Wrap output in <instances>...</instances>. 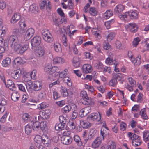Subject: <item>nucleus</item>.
Wrapping results in <instances>:
<instances>
[{
	"label": "nucleus",
	"instance_id": "obj_52",
	"mask_svg": "<svg viewBox=\"0 0 149 149\" xmlns=\"http://www.w3.org/2000/svg\"><path fill=\"white\" fill-rule=\"evenodd\" d=\"M65 124L60 122L58 125H55V129L56 130H62L64 129Z\"/></svg>",
	"mask_w": 149,
	"mask_h": 149
},
{
	"label": "nucleus",
	"instance_id": "obj_33",
	"mask_svg": "<svg viewBox=\"0 0 149 149\" xmlns=\"http://www.w3.org/2000/svg\"><path fill=\"white\" fill-rule=\"evenodd\" d=\"M20 94L17 92H13L11 95V98L14 102L17 101L20 97Z\"/></svg>",
	"mask_w": 149,
	"mask_h": 149
},
{
	"label": "nucleus",
	"instance_id": "obj_13",
	"mask_svg": "<svg viewBox=\"0 0 149 149\" xmlns=\"http://www.w3.org/2000/svg\"><path fill=\"white\" fill-rule=\"evenodd\" d=\"M21 71L19 70H13L11 72V76L15 79H19L21 75Z\"/></svg>",
	"mask_w": 149,
	"mask_h": 149
},
{
	"label": "nucleus",
	"instance_id": "obj_63",
	"mask_svg": "<svg viewBox=\"0 0 149 149\" xmlns=\"http://www.w3.org/2000/svg\"><path fill=\"white\" fill-rule=\"evenodd\" d=\"M128 16V15L127 12L125 13L123 15H119V17L123 20L127 21V17Z\"/></svg>",
	"mask_w": 149,
	"mask_h": 149
},
{
	"label": "nucleus",
	"instance_id": "obj_62",
	"mask_svg": "<svg viewBox=\"0 0 149 149\" xmlns=\"http://www.w3.org/2000/svg\"><path fill=\"white\" fill-rule=\"evenodd\" d=\"M38 9V6L34 4L31 5L30 7V9L31 11L32 12L35 13Z\"/></svg>",
	"mask_w": 149,
	"mask_h": 149
},
{
	"label": "nucleus",
	"instance_id": "obj_25",
	"mask_svg": "<svg viewBox=\"0 0 149 149\" xmlns=\"http://www.w3.org/2000/svg\"><path fill=\"white\" fill-rule=\"evenodd\" d=\"M53 64H61L64 62V60L62 58L59 57H56L53 58Z\"/></svg>",
	"mask_w": 149,
	"mask_h": 149
},
{
	"label": "nucleus",
	"instance_id": "obj_9",
	"mask_svg": "<svg viewBox=\"0 0 149 149\" xmlns=\"http://www.w3.org/2000/svg\"><path fill=\"white\" fill-rule=\"evenodd\" d=\"M61 143L65 145H68L71 144L72 139L70 136H62L61 138Z\"/></svg>",
	"mask_w": 149,
	"mask_h": 149
},
{
	"label": "nucleus",
	"instance_id": "obj_57",
	"mask_svg": "<svg viewBox=\"0 0 149 149\" xmlns=\"http://www.w3.org/2000/svg\"><path fill=\"white\" fill-rule=\"evenodd\" d=\"M43 136L41 137L40 135H36L34 138V141L36 143H40L41 141H42Z\"/></svg>",
	"mask_w": 149,
	"mask_h": 149
},
{
	"label": "nucleus",
	"instance_id": "obj_44",
	"mask_svg": "<svg viewBox=\"0 0 149 149\" xmlns=\"http://www.w3.org/2000/svg\"><path fill=\"white\" fill-rule=\"evenodd\" d=\"M113 15V11L110 10H108L104 14V17L106 19H108Z\"/></svg>",
	"mask_w": 149,
	"mask_h": 149
},
{
	"label": "nucleus",
	"instance_id": "obj_64",
	"mask_svg": "<svg viewBox=\"0 0 149 149\" xmlns=\"http://www.w3.org/2000/svg\"><path fill=\"white\" fill-rule=\"evenodd\" d=\"M9 114L8 112L6 111L1 118L0 122L2 123H4L6 120L7 117Z\"/></svg>",
	"mask_w": 149,
	"mask_h": 149
},
{
	"label": "nucleus",
	"instance_id": "obj_61",
	"mask_svg": "<svg viewBox=\"0 0 149 149\" xmlns=\"http://www.w3.org/2000/svg\"><path fill=\"white\" fill-rule=\"evenodd\" d=\"M134 87V86L130 85L127 83L125 84L124 85V88L128 90L130 92H132L133 91V87Z\"/></svg>",
	"mask_w": 149,
	"mask_h": 149
},
{
	"label": "nucleus",
	"instance_id": "obj_3",
	"mask_svg": "<svg viewBox=\"0 0 149 149\" xmlns=\"http://www.w3.org/2000/svg\"><path fill=\"white\" fill-rule=\"evenodd\" d=\"M35 32L34 29L32 28H29L22 33L24 38L25 41H27L30 39L33 36Z\"/></svg>",
	"mask_w": 149,
	"mask_h": 149
},
{
	"label": "nucleus",
	"instance_id": "obj_24",
	"mask_svg": "<svg viewBox=\"0 0 149 149\" xmlns=\"http://www.w3.org/2000/svg\"><path fill=\"white\" fill-rule=\"evenodd\" d=\"M11 63L10 58L8 57L6 58L3 59L1 63L2 66L4 67H9Z\"/></svg>",
	"mask_w": 149,
	"mask_h": 149
},
{
	"label": "nucleus",
	"instance_id": "obj_47",
	"mask_svg": "<svg viewBox=\"0 0 149 149\" xmlns=\"http://www.w3.org/2000/svg\"><path fill=\"white\" fill-rule=\"evenodd\" d=\"M32 129L34 130H37L40 128V123L38 121L32 122Z\"/></svg>",
	"mask_w": 149,
	"mask_h": 149
},
{
	"label": "nucleus",
	"instance_id": "obj_40",
	"mask_svg": "<svg viewBox=\"0 0 149 149\" xmlns=\"http://www.w3.org/2000/svg\"><path fill=\"white\" fill-rule=\"evenodd\" d=\"M63 80L64 83L66 84L67 86H71L72 85V83L71 80L70 78L68 77H66L63 78Z\"/></svg>",
	"mask_w": 149,
	"mask_h": 149
},
{
	"label": "nucleus",
	"instance_id": "obj_45",
	"mask_svg": "<svg viewBox=\"0 0 149 149\" xmlns=\"http://www.w3.org/2000/svg\"><path fill=\"white\" fill-rule=\"evenodd\" d=\"M68 73V70L67 69H65L64 70L62 71L61 72H59V77L61 78H63L66 77V76Z\"/></svg>",
	"mask_w": 149,
	"mask_h": 149
},
{
	"label": "nucleus",
	"instance_id": "obj_39",
	"mask_svg": "<svg viewBox=\"0 0 149 149\" xmlns=\"http://www.w3.org/2000/svg\"><path fill=\"white\" fill-rule=\"evenodd\" d=\"M32 122H31L30 123L27 124L26 125L25 127V132L26 134L27 135L29 134L32 131Z\"/></svg>",
	"mask_w": 149,
	"mask_h": 149
},
{
	"label": "nucleus",
	"instance_id": "obj_26",
	"mask_svg": "<svg viewBox=\"0 0 149 149\" xmlns=\"http://www.w3.org/2000/svg\"><path fill=\"white\" fill-rule=\"evenodd\" d=\"M91 111V108L90 106H88L85 107L81 110L80 112L81 115H83V116H86Z\"/></svg>",
	"mask_w": 149,
	"mask_h": 149
},
{
	"label": "nucleus",
	"instance_id": "obj_59",
	"mask_svg": "<svg viewBox=\"0 0 149 149\" xmlns=\"http://www.w3.org/2000/svg\"><path fill=\"white\" fill-rule=\"evenodd\" d=\"M32 79L28 72L26 73L23 77V80L24 82H28Z\"/></svg>",
	"mask_w": 149,
	"mask_h": 149
},
{
	"label": "nucleus",
	"instance_id": "obj_17",
	"mask_svg": "<svg viewBox=\"0 0 149 149\" xmlns=\"http://www.w3.org/2000/svg\"><path fill=\"white\" fill-rule=\"evenodd\" d=\"M29 47V43L28 42H25L23 45L19 49L17 52L18 51V53L20 54H22L26 51Z\"/></svg>",
	"mask_w": 149,
	"mask_h": 149
},
{
	"label": "nucleus",
	"instance_id": "obj_10",
	"mask_svg": "<svg viewBox=\"0 0 149 149\" xmlns=\"http://www.w3.org/2000/svg\"><path fill=\"white\" fill-rule=\"evenodd\" d=\"M98 113H92L90 114L88 116V118L91 120H97L98 121H100L102 117L100 113L98 112Z\"/></svg>",
	"mask_w": 149,
	"mask_h": 149
},
{
	"label": "nucleus",
	"instance_id": "obj_18",
	"mask_svg": "<svg viewBox=\"0 0 149 149\" xmlns=\"http://www.w3.org/2000/svg\"><path fill=\"white\" fill-rule=\"evenodd\" d=\"M6 100L4 98L0 99V113H2L5 110L4 106L6 104Z\"/></svg>",
	"mask_w": 149,
	"mask_h": 149
},
{
	"label": "nucleus",
	"instance_id": "obj_16",
	"mask_svg": "<svg viewBox=\"0 0 149 149\" xmlns=\"http://www.w3.org/2000/svg\"><path fill=\"white\" fill-rule=\"evenodd\" d=\"M102 139L99 137L96 138L93 142L92 144V147L94 148H97L101 143Z\"/></svg>",
	"mask_w": 149,
	"mask_h": 149
},
{
	"label": "nucleus",
	"instance_id": "obj_35",
	"mask_svg": "<svg viewBox=\"0 0 149 149\" xmlns=\"http://www.w3.org/2000/svg\"><path fill=\"white\" fill-rule=\"evenodd\" d=\"M115 35V33L112 32H110L108 35L106 36L107 41L108 42H110L114 39Z\"/></svg>",
	"mask_w": 149,
	"mask_h": 149
},
{
	"label": "nucleus",
	"instance_id": "obj_42",
	"mask_svg": "<svg viewBox=\"0 0 149 149\" xmlns=\"http://www.w3.org/2000/svg\"><path fill=\"white\" fill-rule=\"evenodd\" d=\"M30 76L31 77L32 79L33 80H35L37 78V71L35 69H34L33 70L31 71L28 72Z\"/></svg>",
	"mask_w": 149,
	"mask_h": 149
},
{
	"label": "nucleus",
	"instance_id": "obj_8",
	"mask_svg": "<svg viewBox=\"0 0 149 149\" xmlns=\"http://www.w3.org/2000/svg\"><path fill=\"white\" fill-rule=\"evenodd\" d=\"M80 96L82 97L84 100V101L82 102L83 104L88 105L90 104V103L89 101V97L86 91H82L80 93Z\"/></svg>",
	"mask_w": 149,
	"mask_h": 149
},
{
	"label": "nucleus",
	"instance_id": "obj_31",
	"mask_svg": "<svg viewBox=\"0 0 149 149\" xmlns=\"http://www.w3.org/2000/svg\"><path fill=\"white\" fill-rule=\"evenodd\" d=\"M54 51L56 52L60 53L62 51V48L60 44L58 42H56L53 45Z\"/></svg>",
	"mask_w": 149,
	"mask_h": 149
},
{
	"label": "nucleus",
	"instance_id": "obj_60",
	"mask_svg": "<svg viewBox=\"0 0 149 149\" xmlns=\"http://www.w3.org/2000/svg\"><path fill=\"white\" fill-rule=\"evenodd\" d=\"M143 95L142 93H139L137 96L136 102L138 103H141L143 101Z\"/></svg>",
	"mask_w": 149,
	"mask_h": 149
},
{
	"label": "nucleus",
	"instance_id": "obj_41",
	"mask_svg": "<svg viewBox=\"0 0 149 149\" xmlns=\"http://www.w3.org/2000/svg\"><path fill=\"white\" fill-rule=\"evenodd\" d=\"M142 143L141 138L140 137L134 142H132V145L135 147L140 146Z\"/></svg>",
	"mask_w": 149,
	"mask_h": 149
},
{
	"label": "nucleus",
	"instance_id": "obj_22",
	"mask_svg": "<svg viewBox=\"0 0 149 149\" xmlns=\"http://www.w3.org/2000/svg\"><path fill=\"white\" fill-rule=\"evenodd\" d=\"M47 123L46 121H43L40 123V128L44 133H47L48 130Z\"/></svg>",
	"mask_w": 149,
	"mask_h": 149
},
{
	"label": "nucleus",
	"instance_id": "obj_6",
	"mask_svg": "<svg viewBox=\"0 0 149 149\" xmlns=\"http://www.w3.org/2000/svg\"><path fill=\"white\" fill-rule=\"evenodd\" d=\"M82 70L83 73L88 74L91 73L93 70V68L90 64H84L82 67Z\"/></svg>",
	"mask_w": 149,
	"mask_h": 149
},
{
	"label": "nucleus",
	"instance_id": "obj_29",
	"mask_svg": "<svg viewBox=\"0 0 149 149\" xmlns=\"http://www.w3.org/2000/svg\"><path fill=\"white\" fill-rule=\"evenodd\" d=\"M50 111L48 109H46L43 110L42 113V117L44 119H47L49 118L50 115Z\"/></svg>",
	"mask_w": 149,
	"mask_h": 149
},
{
	"label": "nucleus",
	"instance_id": "obj_14",
	"mask_svg": "<svg viewBox=\"0 0 149 149\" xmlns=\"http://www.w3.org/2000/svg\"><path fill=\"white\" fill-rule=\"evenodd\" d=\"M21 18V16L19 13H14L10 19V22L12 24H14L17 22Z\"/></svg>",
	"mask_w": 149,
	"mask_h": 149
},
{
	"label": "nucleus",
	"instance_id": "obj_55",
	"mask_svg": "<svg viewBox=\"0 0 149 149\" xmlns=\"http://www.w3.org/2000/svg\"><path fill=\"white\" fill-rule=\"evenodd\" d=\"M61 42L63 45L65 47L68 45V41L67 37L65 35H63L62 37Z\"/></svg>",
	"mask_w": 149,
	"mask_h": 149
},
{
	"label": "nucleus",
	"instance_id": "obj_50",
	"mask_svg": "<svg viewBox=\"0 0 149 149\" xmlns=\"http://www.w3.org/2000/svg\"><path fill=\"white\" fill-rule=\"evenodd\" d=\"M104 66V65L101 62H99L98 63H96L95 64V68L100 71H102Z\"/></svg>",
	"mask_w": 149,
	"mask_h": 149
},
{
	"label": "nucleus",
	"instance_id": "obj_32",
	"mask_svg": "<svg viewBox=\"0 0 149 149\" xmlns=\"http://www.w3.org/2000/svg\"><path fill=\"white\" fill-rule=\"evenodd\" d=\"M127 136L130 139L132 140V142L134 141L140 137L135 134H133V133L131 132L128 133Z\"/></svg>",
	"mask_w": 149,
	"mask_h": 149
},
{
	"label": "nucleus",
	"instance_id": "obj_1",
	"mask_svg": "<svg viewBox=\"0 0 149 149\" xmlns=\"http://www.w3.org/2000/svg\"><path fill=\"white\" fill-rule=\"evenodd\" d=\"M8 44L10 45L15 51H17L21 47V44L19 43L18 38L14 35H11L8 37Z\"/></svg>",
	"mask_w": 149,
	"mask_h": 149
},
{
	"label": "nucleus",
	"instance_id": "obj_2",
	"mask_svg": "<svg viewBox=\"0 0 149 149\" xmlns=\"http://www.w3.org/2000/svg\"><path fill=\"white\" fill-rule=\"evenodd\" d=\"M42 37L44 40L48 43H51L53 41V37L49 31L47 29H44L41 31Z\"/></svg>",
	"mask_w": 149,
	"mask_h": 149
},
{
	"label": "nucleus",
	"instance_id": "obj_5",
	"mask_svg": "<svg viewBox=\"0 0 149 149\" xmlns=\"http://www.w3.org/2000/svg\"><path fill=\"white\" fill-rule=\"evenodd\" d=\"M43 83L41 81L36 80L34 81L33 84V90L35 91H38L42 89Z\"/></svg>",
	"mask_w": 149,
	"mask_h": 149
},
{
	"label": "nucleus",
	"instance_id": "obj_19",
	"mask_svg": "<svg viewBox=\"0 0 149 149\" xmlns=\"http://www.w3.org/2000/svg\"><path fill=\"white\" fill-rule=\"evenodd\" d=\"M128 16L132 19H135L138 18V15L137 12L135 10L130 11L127 12Z\"/></svg>",
	"mask_w": 149,
	"mask_h": 149
},
{
	"label": "nucleus",
	"instance_id": "obj_7",
	"mask_svg": "<svg viewBox=\"0 0 149 149\" xmlns=\"http://www.w3.org/2000/svg\"><path fill=\"white\" fill-rule=\"evenodd\" d=\"M41 38L38 36H36L31 39V43L32 47H36L38 46L41 42Z\"/></svg>",
	"mask_w": 149,
	"mask_h": 149
},
{
	"label": "nucleus",
	"instance_id": "obj_43",
	"mask_svg": "<svg viewBox=\"0 0 149 149\" xmlns=\"http://www.w3.org/2000/svg\"><path fill=\"white\" fill-rule=\"evenodd\" d=\"M108 149H116V145L115 142L112 141H109L108 143Z\"/></svg>",
	"mask_w": 149,
	"mask_h": 149
},
{
	"label": "nucleus",
	"instance_id": "obj_38",
	"mask_svg": "<svg viewBox=\"0 0 149 149\" xmlns=\"http://www.w3.org/2000/svg\"><path fill=\"white\" fill-rule=\"evenodd\" d=\"M18 24L21 29L22 30H24L27 26L25 19H21Z\"/></svg>",
	"mask_w": 149,
	"mask_h": 149
},
{
	"label": "nucleus",
	"instance_id": "obj_46",
	"mask_svg": "<svg viewBox=\"0 0 149 149\" xmlns=\"http://www.w3.org/2000/svg\"><path fill=\"white\" fill-rule=\"evenodd\" d=\"M88 12L92 16H95L97 15V11L95 7L90 8Z\"/></svg>",
	"mask_w": 149,
	"mask_h": 149
},
{
	"label": "nucleus",
	"instance_id": "obj_51",
	"mask_svg": "<svg viewBox=\"0 0 149 149\" xmlns=\"http://www.w3.org/2000/svg\"><path fill=\"white\" fill-rule=\"evenodd\" d=\"M129 84L130 85L134 86L136 85V81L132 77H128L127 79Z\"/></svg>",
	"mask_w": 149,
	"mask_h": 149
},
{
	"label": "nucleus",
	"instance_id": "obj_4",
	"mask_svg": "<svg viewBox=\"0 0 149 149\" xmlns=\"http://www.w3.org/2000/svg\"><path fill=\"white\" fill-rule=\"evenodd\" d=\"M40 8L41 9H44L45 6H46L47 11L50 10L51 8V5L50 2L48 0H42L40 3L39 5Z\"/></svg>",
	"mask_w": 149,
	"mask_h": 149
},
{
	"label": "nucleus",
	"instance_id": "obj_54",
	"mask_svg": "<svg viewBox=\"0 0 149 149\" xmlns=\"http://www.w3.org/2000/svg\"><path fill=\"white\" fill-rule=\"evenodd\" d=\"M70 110L71 108L70 107V106L66 105L61 109V111L63 113H68Z\"/></svg>",
	"mask_w": 149,
	"mask_h": 149
},
{
	"label": "nucleus",
	"instance_id": "obj_37",
	"mask_svg": "<svg viewBox=\"0 0 149 149\" xmlns=\"http://www.w3.org/2000/svg\"><path fill=\"white\" fill-rule=\"evenodd\" d=\"M74 140L78 146H81L82 145V141L80 137L78 135H75L74 136Z\"/></svg>",
	"mask_w": 149,
	"mask_h": 149
},
{
	"label": "nucleus",
	"instance_id": "obj_20",
	"mask_svg": "<svg viewBox=\"0 0 149 149\" xmlns=\"http://www.w3.org/2000/svg\"><path fill=\"white\" fill-rule=\"evenodd\" d=\"M80 122V125L84 129L88 128L92 125V123L87 120H81Z\"/></svg>",
	"mask_w": 149,
	"mask_h": 149
},
{
	"label": "nucleus",
	"instance_id": "obj_21",
	"mask_svg": "<svg viewBox=\"0 0 149 149\" xmlns=\"http://www.w3.org/2000/svg\"><path fill=\"white\" fill-rule=\"evenodd\" d=\"M125 8V7L123 5L121 4H118L114 8V13L116 14H118L122 12Z\"/></svg>",
	"mask_w": 149,
	"mask_h": 149
},
{
	"label": "nucleus",
	"instance_id": "obj_53",
	"mask_svg": "<svg viewBox=\"0 0 149 149\" xmlns=\"http://www.w3.org/2000/svg\"><path fill=\"white\" fill-rule=\"evenodd\" d=\"M117 81L116 79L113 78L111 79L109 83V85L111 87H114L117 84Z\"/></svg>",
	"mask_w": 149,
	"mask_h": 149
},
{
	"label": "nucleus",
	"instance_id": "obj_48",
	"mask_svg": "<svg viewBox=\"0 0 149 149\" xmlns=\"http://www.w3.org/2000/svg\"><path fill=\"white\" fill-rule=\"evenodd\" d=\"M143 138L144 141L146 142L149 141V132L146 131L143 132Z\"/></svg>",
	"mask_w": 149,
	"mask_h": 149
},
{
	"label": "nucleus",
	"instance_id": "obj_56",
	"mask_svg": "<svg viewBox=\"0 0 149 149\" xmlns=\"http://www.w3.org/2000/svg\"><path fill=\"white\" fill-rule=\"evenodd\" d=\"M114 20L113 19H112L111 20L105 22L104 23V25L107 29H109L111 26V25L114 23Z\"/></svg>",
	"mask_w": 149,
	"mask_h": 149
},
{
	"label": "nucleus",
	"instance_id": "obj_58",
	"mask_svg": "<svg viewBox=\"0 0 149 149\" xmlns=\"http://www.w3.org/2000/svg\"><path fill=\"white\" fill-rule=\"evenodd\" d=\"M53 21L55 25L56 26H58L60 24V23L59 20L58 19V17L56 16H53L52 17Z\"/></svg>",
	"mask_w": 149,
	"mask_h": 149
},
{
	"label": "nucleus",
	"instance_id": "obj_12",
	"mask_svg": "<svg viewBox=\"0 0 149 149\" xmlns=\"http://www.w3.org/2000/svg\"><path fill=\"white\" fill-rule=\"evenodd\" d=\"M128 29L131 32L135 33L138 29V26L135 23H130L127 25Z\"/></svg>",
	"mask_w": 149,
	"mask_h": 149
},
{
	"label": "nucleus",
	"instance_id": "obj_34",
	"mask_svg": "<svg viewBox=\"0 0 149 149\" xmlns=\"http://www.w3.org/2000/svg\"><path fill=\"white\" fill-rule=\"evenodd\" d=\"M59 72V69L58 67L56 66H53L51 67V69L49 71V73L50 74H53L54 73H57L58 74Z\"/></svg>",
	"mask_w": 149,
	"mask_h": 149
},
{
	"label": "nucleus",
	"instance_id": "obj_36",
	"mask_svg": "<svg viewBox=\"0 0 149 149\" xmlns=\"http://www.w3.org/2000/svg\"><path fill=\"white\" fill-rule=\"evenodd\" d=\"M23 60L21 57H17L15 58L13 61V65H19L22 63Z\"/></svg>",
	"mask_w": 149,
	"mask_h": 149
},
{
	"label": "nucleus",
	"instance_id": "obj_15",
	"mask_svg": "<svg viewBox=\"0 0 149 149\" xmlns=\"http://www.w3.org/2000/svg\"><path fill=\"white\" fill-rule=\"evenodd\" d=\"M5 84L6 87L8 88L10 90L13 91H15L16 90V87L13 81L10 79L7 80Z\"/></svg>",
	"mask_w": 149,
	"mask_h": 149
},
{
	"label": "nucleus",
	"instance_id": "obj_27",
	"mask_svg": "<svg viewBox=\"0 0 149 149\" xmlns=\"http://www.w3.org/2000/svg\"><path fill=\"white\" fill-rule=\"evenodd\" d=\"M81 58L75 56L73 58L72 60L73 65L76 68L79 67L80 66Z\"/></svg>",
	"mask_w": 149,
	"mask_h": 149
},
{
	"label": "nucleus",
	"instance_id": "obj_23",
	"mask_svg": "<svg viewBox=\"0 0 149 149\" xmlns=\"http://www.w3.org/2000/svg\"><path fill=\"white\" fill-rule=\"evenodd\" d=\"M42 142L45 146H48L51 143L50 139L46 135H43Z\"/></svg>",
	"mask_w": 149,
	"mask_h": 149
},
{
	"label": "nucleus",
	"instance_id": "obj_49",
	"mask_svg": "<svg viewBox=\"0 0 149 149\" xmlns=\"http://www.w3.org/2000/svg\"><path fill=\"white\" fill-rule=\"evenodd\" d=\"M141 41V39L139 37L135 38L132 42V45L134 47H136Z\"/></svg>",
	"mask_w": 149,
	"mask_h": 149
},
{
	"label": "nucleus",
	"instance_id": "obj_28",
	"mask_svg": "<svg viewBox=\"0 0 149 149\" xmlns=\"http://www.w3.org/2000/svg\"><path fill=\"white\" fill-rule=\"evenodd\" d=\"M93 33L95 38H97V40H98L101 38V31L100 30L95 28L93 29Z\"/></svg>",
	"mask_w": 149,
	"mask_h": 149
},
{
	"label": "nucleus",
	"instance_id": "obj_11",
	"mask_svg": "<svg viewBox=\"0 0 149 149\" xmlns=\"http://www.w3.org/2000/svg\"><path fill=\"white\" fill-rule=\"evenodd\" d=\"M140 114L143 119H147L148 118L147 115H149V108L142 109L140 111Z\"/></svg>",
	"mask_w": 149,
	"mask_h": 149
},
{
	"label": "nucleus",
	"instance_id": "obj_30",
	"mask_svg": "<svg viewBox=\"0 0 149 149\" xmlns=\"http://www.w3.org/2000/svg\"><path fill=\"white\" fill-rule=\"evenodd\" d=\"M45 50L44 49L41 47H39L35 51V54L38 57H41L44 54Z\"/></svg>",
	"mask_w": 149,
	"mask_h": 149
}]
</instances>
